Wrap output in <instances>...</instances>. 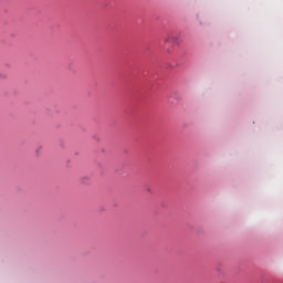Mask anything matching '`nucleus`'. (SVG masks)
I'll return each instance as SVG.
<instances>
[{"label": "nucleus", "mask_w": 283, "mask_h": 283, "mask_svg": "<svg viewBox=\"0 0 283 283\" xmlns=\"http://www.w3.org/2000/svg\"><path fill=\"white\" fill-rule=\"evenodd\" d=\"M170 40H174V38H171V35L164 38L165 43H169Z\"/></svg>", "instance_id": "f257e3e1"}]
</instances>
